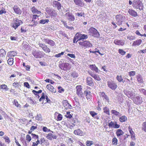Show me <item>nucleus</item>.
I'll use <instances>...</instances> for the list:
<instances>
[{
	"label": "nucleus",
	"instance_id": "1",
	"mask_svg": "<svg viewBox=\"0 0 146 146\" xmlns=\"http://www.w3.org/2000/svg\"><path fill=\"white\" fill-rule=\"evenodd\" d=\"M132 6L137 10L138 9L141 11L143 9V5L141 0H134L133 1Z\"/></svg>",
	"mask_w": 146,
	"mask_h": 146
},
{
	"label": "nucleus",
	"instance_id": "2",
	"mask_svg": "<svg viewBox=\"0 0 146 146\" xmlns=\"http://www.w3.org/2000/svg\"><path fill=\"white\" fill-rule=\"evenodd\" d=\"M88 38V36L87 35L80 34V33H77L74 38L73 42L74 43H76L78 41H80L81 40H84Z\"/></svg>",
	"mask_w": 146,
	"mask_h": 146
},
{
	"label": "nucleus",
	"instance_id": "3",
	"mask_svg": "<svg viewBox=\"0 0 146 146\" xmlns=\"http://www.w3.org/2000/svg\"><path fill=\"white\" fill-rule=\"evenodd\" d=\"M79 45L84 49L92 46V44L89 41L87 40L83 41H80L78 42Z\"/></svg>",
	"mask_w": 146,
	"mask_h": 146
},
{
	"label": "nucleus",
	"instance_id": "4",
	"mask_svg": "<svg viewBox=\"0 0 146 146\" xmlns=\"http://www.w3.org/2000/svg\"><path fill=\"white\" fill-rule=\"evenodd\" d=\"M89 33L94 37H98L100 34L97 30L94 27H91L89 29Z\"/></svg>",
	"mask_w": 146,
	"mask_h": 146
},
{
	"label": "nucleus",
	"instance_id": "5",
	"mask_svg": "<svg viewBox=\"0 0 146 146\" xmlns=\"http://www.w3.org/2000/svg\"><path fill=\"white\" fill-rule=\"evenodd\" d=\"M23 23L22 21L17 18H15L13 20V22L12 24V27L16 29L21 24Z\"/></svg>",
	"mask_w": 146,
	"mask_h": 146
},
{
	"label": "nucleus",
	"instance_id": "6",
	"mask_svg": "<svg viewBox=\"0 0 146 146\" xmlns=\"http://www.w3.org/2000/svg\"><path fill=\"white\" fill-rule=\"evenodd\" d=\"M46 11L47 14L51 17H56L57 15V13L54 9H52L49 7H47Z\"/></svg>",
	"mask_w": 146,
	"mask_h": 146
},
{
	"label": "nucleus",
	"instance_id": "7",
	"mask_svg": "<svg viewBox=\"0 0 146 146\" xmlns=\"http://www.w3.org/2000/svg\"><path fill=\"white\" fill-rule=\"evenodd\" d=\"M32 140V138L30 135L29 134L27 135L26 136V140L24 138H21L20 140L25 146H28V143H29Z\"/></svg>",
	"mask_w": 146,
	"mask_h": 146
},
{
	"label": "nucleus",
	"instance_id": "8",
	"mask_svg": "<svg viewBox=\"0 0 146 146\" xmlns=\"http://www.w3.org/2000/svg\"><path fill=\"white\" fill-rule=\"evenodd\" d=\"M125 18V17L124 16H123L122 15L120 14H119L116 15L115 16V19L117 21L118 25H121Z\"/></svg>",
	"mask_w": 146,
	"mask_h": 146
},
{
	"label": "nucleus",
	"instance_id": "9",
	"mask_svg": "<svg viewBox=\"0 0 146 146\" xmlns=\"http://www.w3.org/2000/svg\"><path fill=\"white\" fill-rule=\"evenodd\" d=\"M132 100L134 103L137 105L140 104L143 102L142 98L139 95L134 97Z\"/></svg>",
	"mask_w": 146,
	"mask_h": 146
},
{
	"label": "nucleus",
	"instance_id": "10",
	"mask_svg": "<svg viewBox=\"0 0 146 146\" xmlns=\"http://www.w3.org/2000/svg\"><path fill=\"white\" fill-rule=\"evenodd\" d=\"M33 54L35 57L38 58H41L45 55L44 52L40 51H35L33 53Z\"/></svg>",
	"mask_w": 146,
	"mask_h": 146
},
{
	"label": "nucleus",
	"instance_id": "11",
	"mask_svg": "<svg viewBox=\"0 0 146 146\" xmlns=\"http://www.w3.org/2000/svg\"><path fill=\"white\" fill-rule=\"evenodd\" d=\"M108 126L110 128L118 129L120 127V125L118 124L116 121H111L108 123Z\"/></svg>",
	"mask_w": 146,
	"mask_h": 146
},
{
	"label": "nucleus",
	"instance_id": "12",
	"mask_svg": "<svg viewBox=\"0 0 146 146\" xmlns=\"http://www.w3.org/2000/svg\"><path fill=\"white\" fill-rule=\"evenodd\" d=\"M107 85L109 87L113 90H115L117 87L116 84L113 81H108L107 82Z\"/></svg>",
	"mask_w": 146,
	"mask_h": 146
},
{
	"label": "nucleus",
	"instance_id": "13",
	"mask_svg": "<svg viewBox=\"0 0 146 146\" xmlns=\"http://www.w3.org/2000/svg\"><path fill=\"white\" fill-rule=\"evenodd\" d=\"M38 45L45 52L49 53L50 52V49L44 44L39 43Z\"/></svg>",
	"mask_w": 146,
	"mask_h": 146
},
{
	"label": "nucleus",
	"instance_id": "14",
	"mask_svg": "<svg viewBox=\"0 0 146 146\" xmlns=\"http://www.w3.org/2000/svg\"><path fill=\"white\" fill-rule=\"evenodd\" d=\"M125 93L128 98H130L132 100L135 96V94L134 92L129 91H125Z\"/></svg>",
	"mask_w": 146,
	"mask_h": 146
},
{
	"label": "nucleus",
	"instance_id": "15",
	"mask_svg": "<svg viewBox=\"0 0 146 146\" xmlns=\"http://www.w3.org/2000/svg\"><path fill=\"white\" fill-rule=\"evenodd\" d=\"M76 94L79 96H82L83 93L82 92V86L81 85H78L76 87Z\"/></svg>",
	"mask_w": 146,
	"mask_h": 146
},
{
	"label": "nucleus",
	"instance_id": "16",
	"mask_svg": "<svg viewBox=\"0 0 146 146\" xmlns=\"http://www.w3.org/2000/svg\"><path fill=\"white\" fill-rule=\"evenodd\" d=\"M128 129L130 134L131 139L133 140L135 139V134L132 128L130 126L128 127Z\"/></svg>",
	"mask_w": 146,
	"mask_h": 146
},
{
	"label": "nucleus",
	"instance_id": "17",
	"mask_svg": "<svg viewBox=\"0 0 146 146\" xmlns=\"http://www.w3.org/2000/svg\"><path fill=\"white\" fill-rule=\"evenodd\" d=\"M65 16L68 18V20L74 21L75 20L74 16L69 12H67L65 14Z\"/></svg>",
	"mask_w": 146,
	"mask_h": 146
},
{
	"label": "nucleus",
	"instance_id": "18",
	"mask_svg": "<svg viewBox=\"0 0 146 146\" xmlns=\"http://www.w3.org/2000/svg\"><path fill=\"white\" fill-rule=\"evenodd\" d=\"M15 12L17 14L20 15L22 13V11L20 8L17 5H14L13 8Z\"/></svg>",
	"mask_w": 146,
	"mask_h": 146
},
{
	"label": "nucleus",
	"instance_id": "19",
	"mask_svg": "<svg viewBox=\"0 0 146 146\" xmlns=\"http://www.w3.org/2000/svg\"><path fill=\"white\" fill-rule=\"evenodd\" d=\"M62 103L65 109L67 110L68 109H70L71 106V105L68 103L67 100H63L62 102Z\"/></svg>",
	"mask_w": 146,
	"mask_h": 146
},
{
	"label": "nucleus",
	"instance_id": "20",
	"mask_svg": "<svg viewBox=\"0 0 146 146\" xmlns=\"http://www.w3.org/2000/svg\"><path fill=\"white\" fill-rule=\"evenodd\" d=\"M88 73L90 75L93 77L95 80L98 81H100L101 80V78L98 75L92 73L91 72H88Z\"/></svg>",
	"mask_w": 146,
	"mask_h": 146
},
{
	"label": "nucleus",
	"instance_id": "21",
	"mask_svg": "<svg viewBox=\"0 0 146 146\" xmlns=\"http://www.w3.org/2000/svg\"><path fill=\"white\" fill-rule=\"evenodd\" d=\"M100 97L103 98V100H105L106 101L109 102V99L108 97L106 95L104 92H100Z\"/></svg>",
	"mask_w": 146,
	"mask_h": 146
},
{
	"label": "nucleus",
	"instance_id": "22",
	"mask_svg": "<svg viewBox=\"0 0 146 146\" xmlns=\"http://www.w3.org/2000/svg\"><path fill=\"white\" fill-rule=\"evenodd\" d=\"M128 13L130 15L133 17H136L138 16L137 12L132 9H129L128 11Z\"/></svg>",
	"mask_w": 146,
	"mask_h": 146
},
{
	"label": "nucleus",
	"instance_id": "23",
	"mask_svg": "<svg viewBox=\"0 0 146 146\" xmlns=\"http://www.w3.org/2000/svg\"><path fill=\"white\" fill-rule=\"evenodd\" d=\"M46 137L47 138V139L49 140H52L53 139H56L57 137L56 135L53 134L51 133H48L47 135V136H46Z\"/></svg>",
	"mask_w": 146,
	"mask_h": 146
},
{
	"label": "nucleus",
	"instance_id": "24",
	"mask_svg": "<svg viewBox=\"0 0 146 146\" xmlns=\"http://www.w3.org/2000/svg\"><path fill=\"white\" fill-rule=\"evenodd\" d=\"M46 88L52 92L55 93L56 92L55 89L50 84H47L46 86Z\"/></svg>",
	"mask_w": 146,
	"mask_h": 146
},
{
	"label": "nucleus",
	"instance_id": "25",
	"mask_svg": "<svg viewBox=\"0 0 146 146\" xmlns=\"http://www.w3.org/2000/svg\"><path fill=\"white\" fill-rule=\"evenodd\" d=\"M84 94H85L86 98L88 100H90L91 99L92 96L91 94L90 91L85 90L84 91Z\"/></svg>",
	"mask_w": 146,
	"mask_h": 146
},
{
	"label": "nucleus",
	"instance_id": "26",
	"mask_svg": "<svg viewBox=\"0 0 146 146\" xmlns=\"http://www.w3.org/2000/svg\"><path fill=\"white\" fill-rule=\"evenodd\" d=\"M73 1L76 5L82 7L84 6V3L81 0H73Z\"/></svg>",
	"mask_w": 146,
	"mask_h": 146
},
{
	"label": "nucleus",
	"instance_id": "27",
	"mask_svg": "<svg viewBox=\"0 0 146 146\" xmlns=\"http://www.w3.org/2000/svg\"><path fill=\"white\" fill-rule=\"evenodd\" d=\"M54 7H56L58 10H60L61 8V5L60 3L58 1H54L53 2Z\"/></svg>",
	"mask_w": 146,
	"mask_h": 146
},
{
	"label": "nucleus",
	"instance_id": "28",
	"mask_svg": "<svg viewBox=\"0 0 146 146\" xmlns=\"http://www.w3.org/2000/svg\"><path fill=\"white\" fill-rule=\"evenodd\" d=\"M86 82L87 84L89 86H92L93 84L92 79L90 77H88L87 78Z\"/></svg>",
	"mask_w": 146,
	"mask_h": 146
},
{
	"label": "nucleus",
	"instance_id": "29",
	"mask_svg": "<svg viewBox=\"0 0 146 146\" xmlns=\"http://www.w3.org/2000/svg\"><path fill=\"white\" fill-rule=\"evenodd\" d=\"M142 40L141 39H138L133 42L132 45V46H139L142 43Z\"/></svg>",
	"mask_w": 146,
	"mask_h": 146
},
{
	"label": "nucleus",
	"instance_id": "30",
	"mask_svg": "<svg viewBox=\"0 0 146 146\" xmlns=\"http://www.w3.org/2000/svg\"><path fill=\"white\" fill-rule=\"evenodd\" d=\"M114 43L116 45L121 46H123L125 44L124 41L122 40H117V39L114 40Z\"/></svg>",
	"mask_w": 146,
	"mask_h": 146
},
{
	"label": "nucleus",
	"instance_id": "31",
	"mask_svg": "<svg viewBox=\"0 0 146 146\" xmlns=\"http://www.w3.org/2000/svg\"><path fill=\"white\" fill-rule=\"evenodd\" d=\"M69 64L68 63H65L63 64L60 67L61 69L64 70H66L69 69Z\"/></svg>",
	"mask_w": 146,
	"mask_h": 146
},
{
	"label": "nucleus",
	"instance_id": "32",
	"mask_svg": "<svg viewBox=\"0 0 146 146\" xmlns=\"http://www.w3.org/2000/svg\"><path fill=\"white\" fill-rule=\"evenodd\" d=\"M39 16L37 15H33L32 21L36 25L37 24V21L39 20Z\"/></svg>",
	"mask_w": 146,
	"mask_h": 146
},
{
	"label": "nucleus",
	"instance_id": "33",
	"mask_svg": "<svg viewBox=\"0 0 146 146\" xmlns=\"http://www.w3.org/2000/svg\"><path fill=\"white\" fill-rule=\"evenodd\" d=\"M74 133L75 135L82 136L83 135V132L80 129H77L75 130Z\"/></svg>",
	"mask_w": 146,
	"mask_h": 146
},
{
	"label": "nucleus",
	"instance_id": "34",
	"mask_svg": "<svg viewBox=\"0 0 146 146\" xmlns=\"http://www.w3.org/2000/svg\"><path fill=\"white\" fill-rule=\"evenodd\" d=\"M31 11L33 14H40L41 13L40 11L38 10L35 7L33 6L31 8Z\"/></svg>",
	"mask_w": 146,
	"mask_h": 146
},
{
	"label": "nucleus",
	"instance_id": "35",
	"mask_svg": "<svg viewBox=\"0 0 146 146\" xmlns=\"http://www.w3.org/2000/svg\"><path fill=\"white\" fill-rule=\"evenodd\" d=\"M90 69L92 70L95 71L96 72H98V69L95 64L90 65L89 66Z\"/></svg>",
	"mask_w": 146,
	"mask_h": 146
},
{
	"label": "nucleus",
	"instance_id": "36",
	"mask_svg": "<svg viewBox=\"0 0 146 146\" xmlns=\"http://www.w3.org/2000/svg\"><path fill=\"white\" fill-rule=\"evenodd\" d=\"M17 52L16 51H12L9 52L7 54V56L9 57H11L16 56L17 54Z\"/></svg>",
	"mask_w": 146,
	"mask_h": 146
},
{
	"label": "nucleus",
	"instance_id": "37",
	"mask_svg": "<svg viewBox=\"0 0 146 146\" xmlns=\"http://www.w3.org/2000/svg\"><path fill=\"white\" fill-rule=\"evenodd\" d=\"M123 133V131L121 129H117L116 132V134L118 137L122 135Z\"/></svg>",
	"mask_w": 146,
	"mask_h": 146
},
{
	"label": "nucleus",
	"instance_id": "38",
	"mask_svg": "<svg viewBox=\"0 0 146 146\" xmlns=\"http://www.w3.org/2000/svg\"><path fill=\"white\" fill-rule=\"evenodd\" d=\"M137 81L139 83H142L143 81L141 76L139 74L136 76Z\"/></svg>",
	"mask_w": 146,
	"mask_h": 146
},
{
	"label": "nucleus",
	"instance_id": "39",
	"mask_svg": "<svg viewBox=\"0 0 146 146\" xmlns=\"http://www.w3.org/2000/svg\"><path fill=\"white\" fill-rule=\"evenodd\" d=\"M90 113L91 116L94 118L96 119H99V117L96 116L97 113H96L95 111H90Z\"/></svg>",
	"mask_w": 146,
	"mask_h": 146
},
{
	"label": "nucleus",
	"instance_id": "40",
	"mask_svg": "<svg viewBox=\"0 0 146 146\" xmlns=\"http://www.w3.org/2000/svg\"><path fill=\"white\" fill-rule=\"evenodd\" d=\"M127 120V118L125 115H123L119 118V121L121 122H123Z\"/></svg>",
	"mask_w": 146,
	"mask_h": 146
},
{
	"label": "nucleus",
	"instance_id": "41",
	"mask_svg": "<svg viewBox=\"0 0 146 146\" xmlns=\"http://www.w3.org/2000/svg\"><path fill=\"white\" fill-rule=\"evenodd\" d=\"M6 54L5 51L3 49L0 50V57H5Z\"/></svg>",
	"mask_w": 146,
	"mask_h": 146
},
{
	"label": "nucleus",
	"instance_id": "42",
	"mask_svg": "<svg viewBox=\"0 0 146 146\" xmlns=\"http://www.w3.org/2000/svg\"><path fill=\"white\" fill-rule=\"evenodd\" d=\"M104 112L108 115H110V110L108 108L106 107L103 108Z\"/></svg>",
	"mask_w": 146,
	"mask_h": 146
},
{
	"label": "nucleus",
	"instance_id": "43",
	"mask_svg": "<svg viewBox=\"0 0 146 146\" xmlns=\"http://www.w3.org/2000/svg\"><path fill=\"white\" fill-rule=\"evenodd\" d=\"M142 130L146 132V121L143 122L142 125Z\"/></svg>",
	"mask_w": 146,
	"mask_h": 146
},
{
	"label": "nucleus",
	"instance_id": "44",
	"mask_svg": "<svg viewBox=\"0 0 146 146\" xmlns=\"http://www.w3.org/2000/svg\"><path fill=\"white\" fill-rule=\"evenodd\" d=\"M3 138L5 140V142L8 143H9L10 142L9 138L7 136H5L3 137Z\"/></svg>",
	"mask_w": 146,
	"mask_h": 146
},
{
	"label": "nucleus",
	"instance_id": "45",
	"mask_svg": "<svg viewBox=\"0 0 146 146\" xmlns=\"http://www.w3.org/2000/svg\"><path fill=\"white\" fill-rule=\"evenodd\" d=\"M118 140L115 137L113 138L112 139V144L113 145H116L117 144Z\"/></svg>",
	"mask_w": 146,
	"mask_h": 146
},
{
	"label": "nucleus",
	"instance_id": "46",
	"mask_svg": "<svg viewBox=\"0 0 146 146\" xmlns=\"http://www.w3.org/2000/svg\"><path fill=\"white\" fill-rule=\"evenodd\" d=\"M0 88L1 89H3L5 91L8 90V88H7V86L5 84H2Z\"/></svg>",
	"mask_w": 146,
	"mask_h": 146
},
{
	"label": "nucleus",
	"instance_id": "47",
	"mask_svg": "<svg viewBox=\"0 0 146 146\" xmlns=\"http://www.w3.org/2000/svg\"><path fill=\"white\" fill-rule=\"evenodd\" d=\"M7 62L9 65H12L13 63V59L12 58H10L7 60Z\"/></svg>",
	"mask_w": 146,
	"mask_h": 146
},
{
	"label": "nucleus",
	"instance_id": "48",
	"mask_svg": "<svg viewBox=\"0 0 146 146\" xmlns=\"http://www.w3.org/2000/svg\"><path fill=\"white\" fill-rule=\"evenodd\" d=\"M118 53L121 55L123 56L125 54L126 52L124 51L122 49H119L118 50Z\"/></svg>",
	"mask_w": 146,
	"mask_h": 146
},
{
	"label": "nucleus",
	"instance_id": "49",
	"mask_svg": "<svg viewBox=\"0 0 146 146\" xmlns=\"http://www.w3.org/2000/svg\"><path fill=\"white\" fill-rule=\"evenodd\" d=\"M13 85L15 88H18L21 86V85L20 84V83L17 82H15L13 83Z\"/></svg>",
	"mask_w": 146,
	"mask_h": 146
},
{
	"label": "nucleus",
	"instance_id": "50",
	"mask_svg": "<svg viewBox=\"0 0 146 146\" xmlns=\"http://www.w3.org/2000/svg\"><path fill=\"white\" fill-rule=\"evenodd\" d=\"M94 144L92 141L88 140L86 142V145L87 146H90Z\"/></svg>",
	"mask_w": 146,
	"mask_h": 146
},
{
	"label": "nucleus",
	"instance_id": "51",
	"mask_svg": "<svg viewBox=\"0 0 146 146\" xmlns=\"http://www.w3.org/2000/svg\"><path fill=\"white\" fill-rule=\"evenodd\" d=\"M49 21L48 19H42L41 20L39 21V23L42 24H44L45 23H48Z\"/></svg>",
	"mask_w": 146,
	"mask_h": 146
},
{
	"label": "nucleus",
	"instance_id": "52",
	"mask_svg": "<svg viewBox=\"0 0 146 146\" xmlns=\"http://www.w3.org/2000/svg\"><path fill=\"white\" fill-rule=\"evenodd\" d=\"M42 130L44 132H49L51 131L52 133H53V131H51L50 129H48L46 127H43L42 128Z\"/></svg>",
	"mask_w": 146,
	"mask_h": 146
},
{
	"label": "nucleus",
	"instance_id": "53",
	"mask_svg": "<svg viewBox=\"0 0 146 146\" xmlns=\"http://www.w3.org/2000/svg\"><path fill=\"white\" fill-rule=\"evenodd\" d=\"M47 44L51 46H53L55 44V42L53 40L49 39Z\"/></svg>",
	"mask_w": 146,
	"mask_h": 146
},
{
	"label": "nucleus",
	"instance_id": "54",
	"mask_svg": "<svg viewBox=\"0 0 146 146\" xmlns=\"http://www.w3.org/2000/svg\"><path fill=\"white\" fill-rule=\"evenodd\" d=\"M111 113L115 115H118L120 113L119 112L115 110H112L111 111Z\"/></svg>",
	"mask_w": 146,
	"mask_h": 146
},
{
	"label": "nucleus",
	"instance_id": "55",
	"mask_svg": "<svg viewBox=\"0 0 146 146\" xmlns=\"http://www.w3.org/2000/svg\"><path fill=\"white\" fill-rule=\"evenodd\" d=\"M65 117L67 118L70 119L72 118V115L70 114V111H67L66 112V115H65Z\"/></svg>",
	"mask_w": 146,
	"mask_h": 146
},
{
	"label": "nucleus",
	"instance_id": "56",
	"mask_svg": "<svg viewBox=\"0 0 146 146\" xmlns=\"http://www.w3.org/2000/svg\"><path fill=\"white\" fill-rule=\"evenodd\" d=\"M62 115L60 113H58L57 116V120L58 121H61L62 119Z\"/></svg>",
	"mask_w": 146,
	"mask_h": 146
},
{
	"label": "nucleus",
	"instance_id": "57",
	"mask_svg": "<svg viewBox=\"0 0 146 146\" xmlns=\"http://www.w3.org/2000/svg\"><path fill=\"white\" fill-rule=\"evenodd\" d=\"M13 104H15V106L17 107L20 106V104H19L18 101L16 100H14Z\"/></svg>",
	"mask_w": 146,
	"mask_h": 146
},
{
	"label": "nucleus",
	"instance_id": "58",
	"mask_svg": "<svg viewBox=\"0 0 146 146\" xmlns=\"http://www.w3.org/2000/svg\"><path fill=\"white\" fill-rule=\"evenodd\" d=\"M6 13V11L5 8L2 7V9L0 10V15H2L3 14H5Z\"/></svg>",
	"mask_w": 146,
	"mask_h": 146
},
{
	"label": "nucleus",
	"instance_id": "59",
	"mask_svg": "<svg viewBox=\"0 0 146 146\" xmlns=\"http://www.w3.org/2000/svg\"><path fill=\"white\" fill-rule=\"evenodd\" d=\"M116 79L119 82H121L123 80V79L122 78V76H119V75L117 76Z\"/></svg>",
	"mask_w": 146,
	"mask_h": 146
},
{
	"label": "nucleus",
	"instance_id": "60",
	"mask_svg": "<svg viewBox=\"0 0 146 146\" xmlns=\"http://www.w3.org/2000/svg\"><path fill=\"white\" fill-rule=\"evenodd\" d=\"M31 135L33 136L32 138L33 139H38L39 137L37 135H36L33 133H31Z\"/></svg>",
	"mask_w": 146,
	"mask_h": 146
},
{
	"label": "nucleus",
	"instance_id": "61",
	"mask_svg": "<svg viewBox=\"0 0 146 146\" xmlns=\"http://www.w3.org/2000/svg\"><path fill=\"white\" fill-rule=\"evenodd\" d=\"M71 75L73 78H76L78 76V73L75 72H73Z\"/></svg>",
	"mask_w": 146,
	"mask_h": 146
},
{
	"label": "nucleus",
	"instance_id": "62",
	"mask_svg": "<svg viewBox=\"0 0 146 146\" xmlns=\"http://www.w3.org/2000/svg\"><path fill=\"white\" fill-rule=\"evenodd\" d=\"M128 73L129 76L131 77V76H134L135 75V72L134 71H131L129 72Z\"/></svg>",
	"mask_w": 146,
	"mask_h": 146
},
{
	"label": "nucleus",
	"instance_id": "63",
	"mask_svg": "<svg viewBox=\"0 0 146 146\" xmlns=\"http://www.w3.org/2000/svg\"><path fill=\"white\" fill-rule=\"evenodd\" d=\"M133 27L135 28H137L139 27V26L138 24L136 22H134L133 24Z\"/></svg>",
	"mask_w": 146,
	"mask_h": 146
},
{
	"label": "nucleus",
	"instance_id": "64",
	"mask_svg": "<svg viewBox=\"0 0 146 146\" xmlns=\"http://www.w3.org/2000/svg\"><path fill=\"white\" fill-rule=\"evenodd\" d=\"M139 91L140 92H142L143 94L146 96V90L144 89H139Z\"/></svg>",
	"mask_w": 146,
	"mask_h": 146
}]
</instances>
